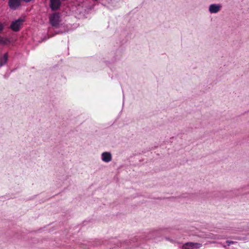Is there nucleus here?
<instances>
[{
	"instance_id": "5",
	"label": "nucleus",
	"mask_w": 249,
	"mask_h": 249,
	"mask_svg": "<svg viewBox=\"0 0 249 249\" xmlns=\"http://www.w3.org/2000/svg\"><path fill=\"white\" fill-rule=\"evenodd\" d=\"M21 0H9L8 6L12 10H17L21 5Z\"/></svg>"
},
{
	"instance_id": "9",
	"label": "nucleus",
	"mask_w": 249,
	"mask_h": 249,
	"mask_svg": "<svg viewBox=\"0 0 249 249\" xmlns=\"http://www.w3.org/2000/svg\"><path fill=\"white\" fill-rule=\"evenodd\" d=\"M8 57V55L7 53H4L3 56L0 57V67H2L7 63Z\"/></svg>"
},
{
	"instance_id": "6",
	"label": "nucleus",
	"mask_w": 249,
	"mask_h": 249,
	"mask_svg": "<svg viewBox=\"0 0 249 249\" xmlns=\"http://www.w3.org/2000/svg\"><path fill=\"white\" fill-rule=\"evenodd\" d=\"M50 6L52 10H57L61 6L60 0H50Z\"/></svg>"
},
{
	"instance_id": "13",
	"label": "nucleus",
	"mask_w": 249,
	"mask_h": 249,
	"mask_svg": "<svg viewBox=\"0 0 249 249\" xmlns=\"http://www.w3.org/2000/svg\"><path fill=\"white\" fill-rule=\"evenodd\" d=\"M4 29V26L3 25L0 23V33L3 31Z\"/></svg>"
},
{
	"instance_id": "3",
	"label": "nucleus",
	"mask_w": 249,
	"mask_h": 249,
	"mask_svg": "<svg viewBox=\"0 0 249 249\" xmlns=\"http://www.w3.org/2000/svg\"><path fill=\"white\" fill-rule=\"evenodd\" d=\"M202 244L198 243L187 242L182 246V249H199L201 248Z\"/></svg>"
},
{
	"instance_id": "1",
	"label": "nucleus",
	"mask_w": 249,
	"mask_h": 249,
	"mask_svg": "<svg viewBox=\"0 0 249 249\" xmlns=\"http://www.w3.org/2000/svg\"><path fill=\"white\" fill-rule=\"evenodd\" d=\"M50 24L55 28H58L61 25L60 15L59 13H53L49 18Z\"/></svg>"
},
{
	"instance_id": "14",
	"label": "nucleus",
	"mask_w": 249,
	"mask_h": 249,
	"mask_svg": "<svg viewBox=\"0 0 249 249\" xmlns=\"http://www.w3.org/2000/svg\"><path fill=\"white\" fill-rule=\"evenodd\" d=\"M226 238L225 237H224V236H221V235H219L217 237H215L214 239H225Z\"/></svg>"
},
{
	"instance_id": "15",
	"label": "nucleus",
	"mask_w": 249,
	"mask_h": 249,
	"mask_svg": "<svg viewBox=\"0 0 249 249\" xmlns=\"http://www.w3.org/2000/svg\"><path fill=\"white\" fill-rule=\"evenodd\" d=\"M63 33H64V32H62V31H57V32H56V34H59Z\"/></svg>"
},
{
	"instance_id": "7",
	"label": "nucleus",
	"mask_w": 249,
	"mask_h": 249,
	"mask_svg": "<svg viewBox=\"0 0 249 249\" xmlns=\"http://www.w3.org/2000/svg\"><path fill=\"white\" fill-rule=\"evenodd\" d=\"M221 6L219 4H212L209 6V11L211 14L218 13L221 9Z\"/></svg>"
},
{
	"instance_id": "8",
	"label": "nucleus",
	"mask_w": 249,
	"mask_h": 249,
	"mask_svg": "<svg viewBox=\"0 0 249 249\" xmlns=\"http://www.w3.org/2000/svg\"><path fill=\"white\" fill-rule=\"evenodd\" d=\"M102 160L106 163L110 162L112 160V155L110 152H104L101 154Z\"/></svg>"
},
{
	"instance_id": "10",
	"label": "nucleus",
	"mask_w": 249,
	"mask_h": 249,
	"mask_svg": "<svg viewBox=\"0 0 249 249\" xmlns=\"http://www.w3.org/2000/svg\"><path fill=\"white\" fill-rule=\"evenodd\" d=\"M10 40L9 39L2 36H0V44L2 45H5L9 44Z\"/></svg>"
},
{
	"instance_id": "4",
	"label": "nucleus",
	"mask_w": 249,
	"mask_h": 249,
	"mask_svg": "<svg viewBox=\"0 0 249 249\" xmlns=\"http://www.w3.org/2000/svg\"><path fill=\"white\" fill-rule=\"evenodd\" d=\"M142 239H140L139 237L137 236H135L131 239L129 242H126L123 243V246L126 245L128 246H129V248H132L133 247L137 246L138 245H140V243H138L139 241L141 240Z\"/></svg>"
},
{
	"instance_id": "2",
	"label": "nucleus",
	"mask_w": 249,
	"mask_h": 249,
	"mask_svg": "<svg viewBox=\"0 0 249 249\" xmlns=\"http://www.w3.org/2000/svg\"><path fill=\"white\" fill-rule=\"evenodd\" d=\"M24 21V18H21L13 20L10 25V28L14 32H18L20 30Z\"/></svg>"
},
{
	"instance_id": "11",
	"label": "nucleus",
	"mask_w": 249,
	"mask_h": 249,
	"mask_svg": "<svg viewBox=\"0 0 249 249\" xmlns=\"http://www.w3.org/2000/svg\"><path fill=\"white\" fill-rule=\"evenodd\" d=\"M158 234V231H153L151 232H149L148 235V239L155 238Z\"/></svg>"
},
{
	"instance_id": "12",
	"label": "nucleus",
	"mask_w": 249,
	"mask_h": 249,
	"mask_svg": "<svg viewBox=\"0 0 249 249\" xmlns=\"http://www.w3.org/2000/svg\"><path fill=\"white\" fill-rule=\"evenodd\" d=\"M226 243L227 244L226 245L222 244V246L224 248H226L227 246H230L231 245L236 244L237 242L235 241L227 240L226 241Z\"/></svg>"
}]
</instances>
